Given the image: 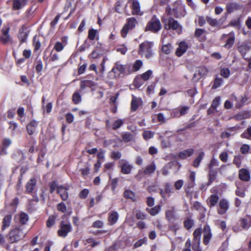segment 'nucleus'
Here are the masks:
<instances>
[{"mask_svg": "<svg viewBox=\"0 0 251 251\" xmlns=\"http://www.w3.org/2000/svg\"><path fill=\"white\" fill-rule=\"evenodd\" d=\"M114 74L115 78H119L121 75H127L130 73L129 68L126 65H122L120 62L115 63L110 74Z\"/></svg>", "mask_w": 251, "mask_h": 251, "instance_id": "obj_1", "label": "nucleus"}, {"mask_svg": "<svg viewBox=\"0 0 251 251\" xmlns=\"http://www.w3.org/2000/svg\"><path fill=\"white\" fill-rule=\"evenodd\" d=\"M164 24V28L167 30L173 29L176 30L178 34L181 33L182 31V27L179 24L177 21L175 20L174 18L170 17L164 19L162 21Z\"/></svg>", "mask_w": 251, "mask_h": 251, "instance_id": "obj_2", "label": "nucleus"}, {"mask_svg": "<svg viewBox=\"0 0 251 251\" xmlns=\"http://www.w3.org/2000/svg\"><path fill=\"white\" fill-rule=\"evenodd\" d=\"M219 162L218 160L214 158L212 159L208 165V178L210 185L216 178L219 168Z\"/></svg>", "mask_w": 251, "mask_h": 251, "instance_id": "obj_3", "label": "nucleus"}, {"mask_svg": "<svg viewBox=\"0 0 251 251\" xmlns=\"http://www.w3.org/2000/svg\"><path fill=\"white\" fill-rule=\"evenodd\" d=\"M152 43L150 42L145 41L140 45L139 53L141 55H144L147 58H150L152 56L151 48Z\"/></svg>", "mask_w": 251, "mask_h": 251, "instance_id": "obj_4", "label": "nucleus"}, {"mask_svg": "<svg viewBox=\"0 0 251 251\" xmlns=\"http://www.w3.org/2000/svg\"><path fill=\"white\" fill-rule=\"evenodd\" d=\"M25 234L26 233L23 232L20 227L16 228L9 233V241L11 243L17 242L24 237Z\"/></svg>", "mask_w": 251, "mask_h": 251, "instance_id": "obj_5", "label": "nucleus"}, {"mask_svg": "<svg viewBox=\"0 0 251 251\" xmlns=\"http://www.w3.org/2000/svg\"><path fill=\"white\" fill-rule=\"evenodd\" d=\"M161 28V25L160 21L153 16L148 22L146 27V30L151 31L152 32H157Z\"/></svg>", "mask_w": 251, "mask_h": 251, "instance_id": "obj_6", "label": "nucleus"}, {"mask_svg": "<svg viewBox=\"0 0 251 251\" xmlns=\"http://www.w3.org/2000/svg\"><path fill=\"white\" fill-rule=\"evenodd\" d=\"M72 230V226L69 222L62 221L60 226V229L58 231L59 236L65 237Z\"/></svg>", "mask_w": 251, "mask_h": 251, "instance_id": "obj_7", "label": "nucleus"}, {"mask_svg": "<svg viewBox=\"0 0 251 251\" xmlns=\"http://www.w3.org/2000/svg\"><path fill=\"white\" fill-rule=\"evenodd\" d=\"M136 24L137 21L134 18H128L127 23L124 25L121 30L122 36L124 38L126 37L128 30L134 27Z\"/></svg>", "mask_w": 251, "mask_h": 251, "instance_id": "obj_8", "label": "nucleus"}, {"mask_svg": "<svg viewBox=\"0 0 251 251\" xmlns=\"http://www.w3.org/2000/svg\"><path fill=\"white\" fill-rule=\"evenodd\" d=\"M120 167L121 169V172L124 174H130L131 170L133 168L132 164L126 160L122 159L120 161Z\"/></svg>", "mask_w": 251, "mask_h": 251, "instance_id": "obj_9", "label": "nucleus"}, {"mask_svg": "<svg viewBox=\"0 0 251 251\" xmlns=\"http://www.w3.org/2000/svg\"><path fill=\"white\" fill-rule=\"evenodd\" d=\"M29 34V31L27 27L23 25L19 30L18 37L21 43H25L27 40Z\"/></svg>", "mask_w": 251, "mask_h": 251, "instance_id": "obj_10", "label": "nucleus"}, {"mask_svg": "<svg viewBox=\"0 0 251 251\" xmlns=\"http://www.w3.org/2000/svg\"><path fill=\"white\" fill-rule=\"evenodd\" d=\"M203 234V242L204 244L207 245L212 237V233L210 226L208 225H205L202 230Z\"/></svg>", "mask_w": 251, "mask_h": 251, "instance_id": "obj_11", "label": "nucleus"}, {"mask_svg": "<svg viewBox=\"0 0 251 251\" xmlns=\"http://www.w3.org/2000/svg\"><path fill=\"white\" fill-rule=\"evenodd\" d=\"M208 72L206 68L204 67H201L198 68L195 73L194 74L192 80L194 81H197L199 80L201 77L205 75Z\"/></svg>", "mask_w": 251, "mask_h": 251, "instance_id": "obj_12", "label": "nucleus"}, {"mask_svg": "<svg viewBox=\"0 0 251 251\" xmlns=\"http://www.w3.org/2000/svg\"><path fill=\"white\" fill-rule=\"evenodd\" d=\"M216 189L215 188H213L211 190V193L213 194H212L209 198V199L207 200L208 204L210 206H213L215 205L218 201L219 196L218 195V192H216Z\"/></svg>", "mask_w": 251, "mask_h": 251, "instance_id": "obj_13", "label": "nucleus"}, {"mask_svg": "<svg viewBox=\"0 0 251 251\" xmlns=\"http://www.w3.org/2000/svg\"><path fill=\"white\" fill-rule=\"evenodd\" d=\"M68 189V186L60 185L59 187H58L57 193L59 194L61 199L64 201L68 199V192L67 191Z\"/></svg>", "mask_w": 251, "mask_h": 251, "instance_id": "obj_14", "label": "nucleus"}, {"mask_svg": "<svg viewBox=\"0 0 251 251\" xmlns=\"http://www.w3.org/2000/svg\"><path fill=\"white\" fill-rule=\"evenodd\" d=\"M174 193V190L171 187V185L170 183H166L165 184V190H162L160 191V195L163 199L166 198V195L169 197L171 196L172 194Z\"/></svg>", "mask_w": 251, "mask_h": 251, "instance_id": "obj_15", "label": "nucleus"}, {"mask_svg": "<svg viewBox=\"0 0 251 251\" xmlns=\"http://www.w3.org/2000/svg\"><path fill=\"white\" fill-rule=\"evenodd\" d=\"M187 49V44L184 41L181 42L179 43L178 47L177 48L176 51V55L178 57H180L186 51Z\"/></svg>", "mask_w": 251, "mask_h": 251, "instance_id": "obj_16", "label": "nucleus"}, {"mask_svg": "<svg viewBox=\"0 0 251 251\" xmlns=\"http://www.w3.org/2000/svg\"><path fill=\"white\" fill-rule=\"evenodd\" d=\"M173 166H176L178 167V170L181 167V165L179 163L171 162L167 164L164 166L162 169V173L164 176H167L169 174V170L171 169Z\"/></svg>", "mask_w": 251, "mask_h": 251, "instance_id": "obj_17", "label": "nucleus"}, {"mask_svg": "<svg viewBox=\"0 0 251 251\" xmlns=\"http://www.w3.org/2000/svg\"><path fill=\"white\" fill-rule=\"evenodd\" d=\"M239 178L245 181H249L250 180V172L246 169H241L239 172Z\"/></svg>", "mask_w": 251, "mask_h": 251, "instance_id": "obj_18", "label": "nucleus"}, {"mask_svg": "<svg viewBox=\"0 0 251 251\" xmlns=\"http://www.w3.org/2000/svg\"><path fill=\"white\" fill-rule=\"evenodd\" d=\"M9 27L2 28V35L1 36V40L3 44H7L11 40L10 36L9 34Z\"/></svg>", "mask_w": 251, "mask_h": 251, "instance_id": "obj_19", "label": "nucleus"}, {"mask_svg": "<svg viewBox=\"0 0 251 251\" xmlns=\"http://www.w3.org/2000/svg\"><path fill=\"white\" fill-rule=\"evenodd\" d=\"M226 10L228 13H232L235 11L241 10L243 8L242 6L237 3H229L226 5Z\"/></svg>", "mask_w": 251, "mask_h": 251, "instance_id": "obj_20", "label": "nucleus"}, {"mask_svg": "<svg viewBox=\"0 0 251 251\" xmlns=\"http://www.w3.org/2000/svg\"><path fill=\"white\" fill-rule=\"evenodd\" d=\"M36 185V180L35 178H31L27 182L26 185V191L27 193L32 192L35 188Z\"/></svg>", "mask_w": 251, "mask_h": 251, "instance_id": "obj_21", "label": "nucleus"}, {"mask_svg": "<svg viewBox=\"0 0 251 251\" xmlns=\"http://www.w3.org/2000/svg\"><path fill=\"white\" fill-rule=\"evenodd\" d=\"M243 229H248L251 225V219L247 216L242 219L238 223Z\"/></svg>", "mask_w": 251, "mask_h": 251, "instance_id": "obj_22", "label": "nucleus"}, {"mask_svg": "<svg viewBox=\"0 0 251 251\" xmlns=\"http://www.w3.org/2000/svg\"><path fill=\"white\" fill-rule=\"evenodd\" d=\"M37 125L38 123L35 120L32 121L27 125L26 129L29 135H32L35 132Z\"/></svg>", "mask_w": 251, "mask_h": 251, "instance_id": "obj_23", "label": "nucleus"}, {"mask_svg": "<svg viewBox=\"0 0 251 251\" xmlns=\"http://www.w3.org/2000/svg\"><path fill=\"white\" fill-rule=\"evenodd\" d=\"M201 229L200 228L196 229L193 232L194 239L196 243V246L200 245L201 239Z\"/></svg>", "mask_w": 251, "mask_h": 251, "instance_id": "obj_24", "label": "nucleus"}, {"mask_svg": "<svg viewBox=\"0 0 251 251\" xmlns=\"http://www.w3.org/2000/svg\"><path fill=\"white\" fill-rule=\"evenodd\" d=\"M132 13L133 15H140V5L138 1L134 0L132 4Z\"/></svg>", "mask_w": 251, "mask_h": 251, "instance_id": "obj_25", "label": "nucleus"}, {"mask_svg": "<svg viewBox=\"0 0 251 251\" xmlns=\"http://www.w3.org/2000/svg\"><path fill=\"white\" fill-rule=\"evenodd\" d=\"M155 170L156 165L155 163L152 162L150 165H147L144 171L145 175L150 176L153 173Z\"/></svg>", "mask_w": 251, "mask_h": 251, "instance_id": "obj_26", "label": "nucleus"}, {"mask_svg": "<svg viewBox=\"0 0 251 251\" xmlns=\"http://www.w3.org/2000/svg\"><path fill=\"white\" fill-rule=\"evenodd\" d=\"M219 104V98L217 97L213 100L210 107L208 109V114L210 115L215 112L217 107Z\"/></svg>", "mask_w": 251, "mask_h": 251, "instance_id": "obj_27", "label": "nucleus"}, {"mask_svg": "<svg viewBox=\"0 0 251 251\" xmlns=\"http://www.w3.org/2000/svg\"><path fill=\"white\" fill-rule=\"evenodd\" d=\"M119 218V214L116 211H113L109 214L108 221L111 225L115 224Z\"/></svg>", "mask_w": 251, "mask_h": 251, "instance_id": "obj_28", "label": "nucleus"}, {"mask_svg": "<svg viewBox=\"0 0 251 251\" xmlns=\"http://www.w3.org/2000/svg\"><path fill=\"white\" fill-rule=\"evenodd\" d=\"M194 152V150L192 149H188L184 150L179 153V157L181 159H185L187 157L191 156Z\"/></svg>", "mask_w": 251, "mask_h": 251, "instance_id": "obj_29", "label": "nucleus"}, {"mask_svg": "<svg viewBox=\"0 0 251 251\" xmlns=\"http://www.w3.org/2000/svg\"><path fill=\"white\" fill-rule=\"evenodd\" d=\"M229 204L226 199L221 200V214H224L228 209Z\"/></svg>", "mask_w": 251, "mask_h": 251, "instance_id": "obj_30", "label": "nucleus"}, {"mask_svg": "<svg viewBox=\"0 0 251 251\" xmlns=\"http://www.w3.org/2000/svg\"><path fill=\"white\" fill-rule=\"evenodd\" d=\"M235 41V37L233 34H229L227 38L226 43L224 45V47L226 49H230L233 45Z\"/></svg>", "mask_w": 251, "mask_h": 251, "instance_id": "obj_31", "label": "nucleus"}, {"mask_svg": "<svg viewBox=\"0 0 251 251\" xmlns=\"http://www.w3.org/2000/svg\"><path fill=\"white\" fill-rule=\"evenodd\" d=\"M26 0H14L13 8L15 9H20L26 4Z\"/></svg>", "mask_w": 251, "mask_h": 251, "instance_id": "obj_32", "label": "nucleus"}, {"mask_svg": "<svg viewBox=\"0 0 251 251\" xmlns=\"http://www.w3.org/2000/svg\"><path fill=\"white\" fill-rule=\"evenodd\" d=\"M196 174L194 172H190L189 174V182L188 187L191 188L194 187L195 184Z\"/></svg>", "mask_w": 251, "mask_h": 251, "instance_id": "obj_33", "label": "nucleus"}, {"mask_svg": "<svg viewBox=\"0 0 251 251\" xmlns=\"http://www.w3.org/2000/svg\"><path fill=\"white\" fill-rule=\"evenodd\" d=\"M95 85V83L93 81L89 80H84L81 81L80 88L81 90H84L87 87H91Z\"/></svg>", "mask_w": 251, "mask_h": 251, "instance_id": "obj_34", "label": "nucleus"}, {"mask_svg": "<svg viewBox=\"0 0 251 251\" xmlns=\"http://www.w3.org/2000/svg\"><path fill=\"white\" fill-rule=\"evenodd\" d=\"M17 217L19 219V223L22 225H25L28 220V216L25 213H21Z\"/></svg>", "mask_w": 251, "mask_h": 251, "instance_id": "obj_35", "label": "nucleus"}, {"mask_svg": "<svg viewBox=\"0 0 251 251\" xmlns=\"http://www.w3.org/2000/svg\"><path fill=\"white\" fill-rule=\"evenodd\" d=\"M11 216L7 215L3 219L2 229L3 230L9 226L11 220Z\"/></svg>", "mask_w": 251, "mask_h": 251, "instance_id": "obj_36", "label": "nucleus"}, {"mask_svg": "<svg viewBox=\"0 0 251 251\" xmlns=\"http://www.w3.org/2000/svg\"><path fill=\"white\" fill-rule=\"evenodd\" d=\"M250 50V47L246 44H242L238 48V50L243 57L246 55L247 51Z\"/></svg>", "mask_w": 251, "mask_h": 251, "instance_id": "obj_37", "label": "nucleus"}, {"mask_svg": "<svg viewBox=\"0 0 251 251\" xmlns=\"http://www.w3.org/2000/svg\"><path fill=\"white\" fill-rule=\"evenodd\" d=\"M204 156V153L202 151L200 152L198 156L193 161V165L195 167H198L200 162Z\"/></svg>", "mask_w": 251, "mask_h": 251, "instance_id": "obj_38", "label": "nucleus"}, {"mask_svg": "<svg viewBox=\"0 0 251 251\" xmlns=\"http://www.w3.org/2000/svg\"><path fill=\"white\" fill-rule=\"evenodd\" d=\"M122 135L123 140L125 142L132 141L134 137L133 134L128 132L123 133Z\"/></svg>", "mask_w": 251, "mask_h": 251, "instance_id": "obj_39", "label": "nucleus"}, {"mask_svg": "<svg viewBox=\"0 0 251 251\" xmlns=\"http://www.w3.org/2000/svg\"><path fill=\"white\" fill-rule=\"evenodd\" d=\"M124 197L126 199H129L132 200L133 201L135 200V193L129 189L125 190L124 192Z\"/></svg>", "mask_w": 251, "mask_h": 251, "instance_id": "obj_40", "label": "nucleus"}, {"mask_svg": "<svg viewBox=\"0 0 251 251\" xmlns=\"http://www.w3.org/2000/svg\"><path fill=\"white\" fill-rule=\"evenodd\" d=\"M140 100L133 96L131 103V109L132 111H136L138 106Z\"/></svg>", "mask_w": 251, "mask_h": 251, "instance_id": "obj_41", "label": "nucleus"}, {"mask_svg": "<svg viewBox=\"0 0 251 251\" xmlns=\"http://www.w3.org/2000/svg\"><path fill=\"white\" fill-rule=\"evenodd\" d=\"M250 117L249 112L247 111H243L239 112L236 116L235 118L238 120H241L242 119L248 118Z\"/></svg>", "mask_w": 251, "mask_h": 251, "instance_id": "obj_42", "label": "nucleus"}, {"mask_svg": "<svg viewBox=\"0 0 251 251\" xmlns=\"http://www.w3.org/2000/svg\"><path fill=\"white\" fill-rule=\"evenodd\" d=\"M194 225V222L193 220L190 218H187L184 222V227L187 229H190Z\"/></svg>", "mask_w": 251, "mask_h": 251, "instance_id": "obj_43", "label": "nucleus"}, {"mask_svg": "<svg viewBox=\"0 0 251 251\" xmlns=\"http://www.w3.org/2000/svg\"><path fill=\"white\" fill-rule=\"evenodd\" d=\"M241 137L249 140H251V126H249L247 129L241 134Z\"/></svg>", "mask_w": 251, "mask_h": 251, "instance_id": "obj_44", "label": "nucleus"}, {"mask_svg": "<svg viewBox=\"0 0 251 251\" xmlns=\"http://www.w3.org/2000/svg\"><path fill=\"white\" fill-rule=\"evenodd\" d=\"M73 100L75 104H78L81 101V96L79 92H75L74 93Z\"/></svg>", "mask_w": 251, "mask_h": 251, "instance_id": "obj_45", "label": "nucleus"}, {"mask_svg": "<svg viewBox=\"0 0 251 251\" xmlns=\"http://www.w3.org/2000/svg\"><path fill=\"white\" fill-rule=\"evenodd\" d=\"M143 65V62L141 60H137L133 64V70L134 72L138 71Z\"/></svg>", "mask_w": 251, "mask_h": 251, "instance_id": "obj_46", "label": "nucleus"}, {"mask_svg": "<svg viewBox=\"0 0 251 251\" xmlns=\"http://www.w3.org/2000/svg\"><path fill=\"white\" fill-rule=\"evenodd\" d=\"M147 210L150 213L151 215L155 216L159 212L160 210V206H155L151 209L147 208Z\"/></svg>", "mask_w": 251, "mask_h": 251, "instance_id": "obj_47", "label": "nucleus"}, {"mask_svg": "<svg viewBox=\"0 0 251 251\" xmlns=\"http://www.w3.org/2000/svg\"><path fill=\"white\" fill-rule=\"evenodd\" d=\"M33 44L34 46L35 50H38L41 47V43L39 39V37L35 36L33 40Z\"/></svg>", "mask_w": 251, "mask_h": 251, "instance_id": "obj_48", "label": "nucleus"}, {"mask_svg": "<svg viewBox=\"0 0 251 251\" xmlns=\"http://www.w3.org/2000/svg\"><path fill=\"white\" fill-rule=\"evenodd\" d=\"M152 74V72L151 70H149L145 73H143L141 75V77L143 80L147 81L150 78Z\"/></svg>", "mask_w": 251, "mask_h": 251, "instance_id": "obj_49", "label": "nucleus"}, {"mask_svg": "<svg viewBox=\"0 0 251 251\" xmlns=\"http://www.w3.org/2000/svg\"><path fill=\"white\" fill-rule=\"evenodd\" d=\"M162 49L163 52H164L165 53L167 54H169L172 50V45L170 44H167L164 45L162 47Z\"/></svg>", "mask_w": 251, "mask_h": 251, "instance_id": "obj_50", "label": "nucleus"}, {"mask_svg": "<svg viewBox=\"0 0 251 251\" xmlns=\"http://www.w3.org/2000/svg\"><path fill=\"white\" fill-rule=\"evenodd\" d=\"M64 48V46L61 42H57L53 47V49H54L56 51L60 52Z\"/></svg>", "mask_w": 251, "mask_h": 251, "instance_id": "obj_51", "label": "nucleus"}, {"mask_svg": "<svg viewBox=\"0 0 251 251\" xmlns=\"http://www.w3.org/2000/svg\"><path fill=\"white\" fill-rule=\"evenodd\" d=\"M124 124V121L121 119H118L116 120L113 124V129H117L120 127Z\"/></svg>", "mask_w": 251, "mask_h": 251, "instance_id": "obj_52", "label": "nucleus"}, {"mask_svg": "<svg viewBox=\"0 0 251 251\" xmlns=\"http://www.w3.org/2000/svg\"><path fill=\"white\" fill-rule=\"evenodd\" d=\"M250 149V147L249 145L243 144L240 148V152L242 154H247L249 152Z\"/></svg>", "mask_w": 251, "mask_h": 251, "instance_id": "obj_53", "label": "nucleus"}, {"mask_svg": "<svg viewBox=\"0 0 251 251\" xmlns=\"http://www.w3.org/2000/svg\"><path fill=\"white\" fill-rule=\"evenodd\" d=\"M206 19L208 23L211 26H215L218 24V21L216 19H213L209 17H207Z\"/></svg>", "mask_w": 251, "mask_h": 251, "instance_id": "obj_54", "label": "nucleus"}, {"mask_svg": "<svg viewBox=\"0 0 251 251\" xmlns=\"http://www.w3.org/2000/svg\"><path fill=\"white\" fill-rule=\"evenodd\" d=\"M57 209L58 210L62 213H65L67 210L66 206L65 204L63 202H61L57 204Z\"/></svg>", "mask_w": 251, "mask_h": 251, "instance_id": "obj_55", "label": "nucleus"}, {"mask_svg": "<svg viewBox=\"0 0 251 251\" xmlns=\"http://www.w3.org/2000/svg\"><path fill=\"white\" fill-rule=\"evenodd\" d=\"M153 132L151 131H145L143 133V136L145 140H148L153 136Z\"/></svg>", "mask_w": 251, "mask_h": 251, "instance_id": "obj_56", "label": "nucleus"}, {"mask_svg": "<svg viewBox=\"0 0 251 251\" xmlns=\"http://www.w3.org/2000/svg\"><path fill=\"white\" fill-rule=\"evenodd\" d=\"M49 186L50 193H52L56 189L57 190L58 187H59L55 181L50 182Z\"/></svg>", "mask_w": 251, "mask_h": 251, "instance_id": "obj_57", "label": "nucleus"}, {"mask_svg": "<svg viewBox=\"0 0 251 251\" xmlns=\"http://www.w3.org/2000/svg\"><path fill=\"white\" fill-rule=\"evenodd\" d=\"M116 50L118 52H121L122 54H125L126 52L127 49L125 45H122L117 47Z\"/></svg>", "mask_w": 251, "mask_h": 251, "instance_id": "obj_58", "label": "nucleus"}, {"mask_svg": "<svg viewBox=\"0 0 251 251\" xmlns=\"http://www.w3.org/2000/svg\"><path fill=\"white\" fill-rule=\"evenodd\" d=\"M59 55L56 53H53L52 51L50 55V60L52 62H55L59 60Z\"/></svg>", "mask_w": 251, "mask_h": 251, "instance_id": "obj_59", "label": "nucleus"}, {"mask_svg": "<svg viewBox=\"0 0 251 251\" xmlns=\"http://www.w3.org/2000/svg\"><path fill=\"white\" fill-rule=\"evenodd\" d=\"M97 33L96 30L91 29H90L88 31V38L91 40H93L95 39L96 35Z\"/></svg>", "mask_w": 251, "mask_h": 251, "instance_id": "obj_60", "label": "nucleus"}, {"mask_svg": "<svg viewBox=\"0 0 251 251\" xmlns=\"http://www.w3.org/2000/svg\"><path fill=\"white\" fill-rule=\"evenodd\" d=\"M103 226V223L100 220H97L94 222L92 224V226L95 228H100L102 227Z\"/></svg>", "mask_w": 251, "mask_h": 251, "instance_id": "obj_61", "label": "nucleus"}, {"mask_svg": "<svg viewBox=\"0 0 251 251\" xmlns=\"http://www.w3.org/2000/svg\"><path fill=\"white\" fill-rule=\"evenodd\" d=\"M230 75V71L228 69H223L221 70V75L225 78H227Z\"/></svg>", "mask_w": 251, "mask_h": 251, "instance_id": "obj_62", "label": "nucleus"}, {"mask_svg": "<svg viewBox=\"0 0 251 251\" xmlns=\"http://www.w3.org/2000/svg\"><path fill=\"white\" fill-rule=\"evenodd\" d=\"M55 223V217L53 216H50L47 222V226L50 227L52 226Z\"/></svg>", "mask_w": 251, "mask_h": 251, "instance_id": "obj_63", "label": "nucleus"}, {"mask_svg": "<svg viewBox=\"0 0 251 251\" xmlns=\"http://www.w3.org/2000/svg\"><path fill=\"white\" fill-rule=\"evenodd\" d=\"M88 194V190L87 189H84L80 192L79 196L81 199H85L87 197Z\"/></svg>", "mask_w": 251, "mask_h": 251, "instance_id": "obj_64", "label": "nucleus"}]
</instances>
